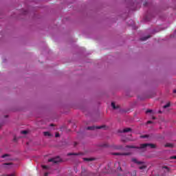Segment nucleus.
<instances>
[{
	"instance_id": "nucleus-1",
	"label": "nucleus",
	"mask_w": 176,
	"mask_h": 176,
	"mask_svg": "<svg viewBox=\"0 0 176 176\" xmlns=\"http://www.w3.org/2000/svg\"><path fill=\"white\" fill-rule=\"evenodd\" d=\"M149 146L151 149L156 148V145L153 144L145 143L140 144V146H126V148H131V149H145V148H148Z\"/></svg>"
},
{
	"instance_id": "nucleus-2",
	"label": "nucleus",
	"mask_w": 176,
	"mask_h": 176,
	"mask_svg": "<svg viewBox=\"0 0 176 176\" xmlns=\"http://www.w3.org/2000/svg\"><path fill=\"white\" fill-rule=\"evenodd\" d=\"M48 162H52L54 164H57V163H60V162H61V158H60V157L51 158V159L48 160Z\"/></svg>"
},
{
	"instance_id": "nucleus-3",
	"label": "nucleus",
	"mask_w": 176,
	"mask_h": 176,
	"mask_svg": "<svg viewBox=\"0 0 176 176\" xmlns=\"http://www.w3.org/2000/svg\"><path fill=\"white\" fill-rule=\"evenodd\" d=\"M104 127H105V126H104V125H102V126H88V127H87V130L101 129H104Z\"/></svg>"
},
{
	"instance_id": "nucleus-4",
	"label": "nucleus",
	"mask_w": 176,
	"mask_h": 176,
	"mask_svg": "<svg viewBox=\"0 0 176 176\" xmlns=\"http://www.w3.org/2000/svg\"><path fill=\"white\" fill-rule=\"evenodd\" d=\"M113 155L115 156H130L131 155V153H113Z\"/></svg>"
},
{
	"instance_id": "nucleus-5",
	"label": "nucleus",
	"mask_w": 176,
	"mask_h": 176,
	"mask_svg": "<svg viewBox=\"0 0 176 176\" xmlns=\"http://www.w3.org/2000/svg\"><path fill=\"white\" fill-rule=\"evenodd\" d=\"M131 131V128H124L123 130H119L118 133H129Z\"/></svg>"
},
{
	"instance_id": "nucleus-6",
	"label": "nucleus",
	"mask_w": 176,
	"mask_h": 176,
	"mask_svg": "<svg viewBox=\"0 0 176 176\" xmlns=\"http://www.w3.org/2000/svg\"><path fill=\"white\" fill-rule=\"evenodd\" d=\"M131 161L136 164H142L144 162L137 160L136 158H132Z\"/></svg>"
},
{
	"instance_id": "nucleus-7",
	"label": "nucleus",
	"mask_w": 176,
	"mask_h": 176,
	"mask_svg": "<svg viewBox=\"0 0 176 176\" xmlns=\"http://www.w3.org/2000/svg\"><path fill=\"white\" fill-rule=\"evenodd\" d=\"M81 174H82V175H85V176L89 175V173L85 168L82 169Z\"/></svg>"
},
{
	"instance_id": "nucleus-8",
	"label": "nucleus",
	"mask_w": 176,
	"mask_h": 176,
	"mask_svg": "<svg viewBox=\"0 0 176 176\" xmlns=\"http://www.w3.org/2000/svg\"><path fill=\"white\" fill-rule=\"evenodd\" d=\"M111 107H112L113 109H118V108H119V107H118V106H116V105L115 104V102H111Z\"/></svg>"
},
{
	"instance_id": "nucleus-9",
	"label": "nucleus",
	"mask_w": 176,
	"mask_h": 176,
	"mask_svg": "<svg viewBox=\"0 0 176 176\" xmlns=\"http://www.w3.org/2000/svg\"><path fill=\"white\" fill-rule=\"evenodd\" d=\"M151 38V35H148L147 36H144L143 38H140V41H146L147 39H149Z\"/></svg>"
},
{
	"instance_id": "nucleus-10",
	"label": "nucleus",
	"mask_w": 176,
	"mask_h": 176,
	"mask_svg": "<svg viewBox=\"0 0 176 176\" xmlns=\"http://www.w3.org/2000/svg\"><path fill=\"white\" fill-rule=\"evenodd\" d=\"M83 160L85 162H93V160H94V158H83Z\"/></svg>"
},
{
	"instance_id": "nucleus-11",
	"label": "nucleus",
	"mask_w": 176,
	"mask_h": 176,
	"mask_svg": "<svg viewBox=\"0 0 176 176\" xmlns=\"http://www.w3.org/2000/svg\"><path fill=\"white\" fill-rule=\"evenodd\" d=\"M45 137H50V133H49L48 131L44 132L43 133Z\"/></svg>"
},
{
	"instance_id": "nucleus-12",
	"label": "nucleus",
	"mask_w": 176,
	"mask_h": 176,
	"mask_svg": "<svg viewBox=\"0 0 176 176\" xmlns=\"http://www.w3.org/2000/svg\"><path fill=\"white\" fill-rule=\"evenodd\" d=\"M165 146L166 148H173V144H170V143H168V144H165Z\"/></svg>"
},
{
	"instance_id": "nucleus-13",
	"label": "nucleus",
	"mask_w": 176,
	"mask_h": 176,
	"mask_svg": "<svg viewBox=\"0 0 176 176\" xmlns=\"http://www.w3.org/2000/svg\"><path fill=\"white\" fill-rule=\"evenodd\" d=\"M78 153H69L67 154V156H72V155H74V156H78Z\"/></svg>"
},
{
	"instance_id": "nucleus-14",
	"label": "nucleus",
	"mask_w": 176,
	"mask_h": 176,
	"mask_svg": "<svg viewBox=\"0 0 176 176\" xmlns=\"http://www.w3.org/2000/svg\"><path fill=\"white\" fill-rule=\"evenodd\" d=\"M170 102H168L166 105H164V106L163 107V108H164V109H166V108H168V107H170Z\"/></svg>"
},
{
	"instance_id": "nucleus-15",
	"label": "nucleus",
	"mask_w": 176,
	"mask_h": 176,
	"mask_svg": "<svg viewBox=\"0 0 176 176\" xmlns=\"http://www.w3.org/2000/svg\"><path fill=\"white\" fill-rule=\"evenodd\" d=\"M140 170H144V168H146V165H142L139 167Z\"/></svg>"
},
{
	"instance_id": "nucleus-16",
	"label": "nucleus",
	"mask_w": 176,
	"mask_h": 176,
	"mask_svg": "<svg viewBox=\"0 0 176 176\" xmlns=\"http://www.w3.org/2000/svg\"><path fill=\"white\" fill-rule=\"evenodd\" d=\"M131 175H133V176L137 175V171H136V170H133V171L131 173Z\"/></svg>"
},
{
	"instance_id": "nucleus-17",
	"label": "nucleus",
	"mask_w": 176,
	"mask_h": 176,
	"mask_svg": "<svg viewBox=\"0 0 176 176\" xmlns=\"http://www.w3.org/2000/svg\"><path fill=\"white\" fill-rule=\"evenodd\" d=\"M148 137H149L148 135H141L140 138H148Z\"/></svg>"
},
{
	"instance_id": "nucleus-18",
	"label": "nucleus",
	"mask_w": 176,
	"mask_h": 176,
	"mask_svg": "<svg viewBox=\"0 0 176 176\" xmlns=\"http://www.w3.org/2000/svg\"><path fill=\"white\" fill-rule=\"evenodd\" d=\"M21 134H28V131H21Z\"/></svg>"
},
{
	"instance_id": "nucleus-19",
	"label": "nucleus",
	"mask_w": 176,
	"mask_h": 176,
	"mask_svg": "<svg viewBox=\"0 0 176 176\" xmlns=\"http://www.w3.org/2000/svg\"><path fill=\"white\" fill-rule=\"evenodd\" d=\"M42 168H44L45 170H47V168H49V166L46 165H42Z\"/></svg>"
},
{
	"instance_id": "nucleus-20",
	"label": "nucleus",
	"mask_w": 176,
	"mask_h": 176,
	"mask_svg": "<svg viewBox=\"0 0 176 176\" xmlns=\"http://www.w3.org/2000/svg\"><path fill=\"white\" fill-rule=\"evenodd\" d=\"M11 165H12V164H10V163L3 164L4 167H7L6 166H11Z\"/></svg>"
},
{
	"instance_id": "nucleus-21",
	"label": "nucleus",
	"mask_w": 176,
	"mask_h": 176,
	"mask_svg": "<svg viewBox=\"0 0 176 176\" xmlns=\"http://www.w3.org/2000/svg\"><path fill=\"white\" fill-rule=\"evenodd\" d=\"M152 113V109H148L146 111V113Z\"/></svg>"
},
{
	"instance_id": "nucleus-22",
	"label": "nucleus",
	"mask_w": 176,
	"mask_h": 176,
	"mask_svg": "<svg viewBox=\"0 0 176 176\" xmlns=\"http://www.w3.org/2000/svg\"><path fill=\"white\" fill-rule=\"evenodd\" d=\"M8 156H9L8 154H5V155H3L1 156V157H2L3 159H5V157H8Z\"/></svg>"
},
{
	"instance_id": "nucleus-23",
	"label": "nucleus",
	"mask_w": 176,
	"mask_h": 176,
	"mask_svg": "<svg viewBox=\"0 0 176 176\" xmlns=\"http://www.w3.org/2000/svg\"><path fill=\"white\" fill-rule=\"evenodd\" d=\"M55 137H56V138L60 137V133H56L55 134Z\"/></svg>"
},
{
	"instance_id": "nucleus-24",
	"label": "nucleus",
	"mask_w": 176,
	"mask_h": 176,
	"mask_svg": "<svg viewBox=\"0 0 176 176\" xmlns=\"http://www.w3.org/2000/svg\"><path fill=\"white\" fill-rule=\"evenodd\" d=\"M6 176H16V175L14 173H12L10 175H7Z\"/></svg>"
},
{
	"instance_id": "nucleus-25",
	"label": "nucleus",
	"mask_w": 176,
	"mask_h": 176,
	"mask_svg": "<svg viewBox=\"0 0 176 176\" xmlns=\"http://www.w3.org/2000/svg\"><path fill=\"white\" fill-rule=\"evenodd\" d=\"M117 170L118 171H122V167H118Z\"/></svg>"
},
{
	"instance_id": "nucleus-26",
	"label": "nucleus",
	"mask_w": 176,
	"mask_h": 176,
	"mask_svg": "<svg viewBox=\"0 0 176 176\" xmlns=\"http://www.w3.org/2000/svg\"><path fill=\"white\" fill-rule=\"evenodd\" d=\"M143 5H144V6H146V5H148V3H147V2H144V3H143Z\"/></svg>"
},
{
	"instance_id": "nucleus-27",
	"label": "nucleus",
	"mask_w": 176,
	"mask_h": 176,
	"mask_svg": "<svg viewBox=\"0 0 176 176\" xmlns=\"http://www.w3.org/2000/svg\"><path fill=\"white\" fill-rule=\"evenodd\" d=\"M163 168H166V170H168V167H167V166H163Z\"/></svg>"
},
{
	"instance_id": "nucleus-28",
	"label": "nucleus",
	"mask_w": 176,
	"mask_h": 176,
	"mask_svg": "<svg viewBox=\"0 0 176 176\" xmlns=\"http://www.w3.org/2000/svg\"><path fill=\"white\" fill-rule=\"evenodd\" d=\"M170 159H176V155L170 157Z\"/></svg>"
},
{
	"instance_id": "nucleus-29",
	"label": "nucleus",
	"mask_w": 176,
	"mask_h": 176,
	"mask_svg": "<svg viewBox=\"0 0 176 176\" xmlns=\"http://www.w3.org/2000/svg\"><path fill=\"white\" fill-rule=\"evenodd\" d=\"M151 123H152V121H151V120H149V121L147 122V124H150Z\"/></svg>"
},
{
	"instance_id": "nucleus-30",
	"label": "nucleus",
	"mask_w": 176,
	"mask_h": 176,
	"mask_svg": "<svg viewBox=\"0 0 176 176\" xmlns=\"http://www.w3.org/2000/svg\"><path fill=\"white\" fill-rule=\"evenodd\" d=\"M47 175H49V173H45L44 174V176H47Z\"/></svg>"
},
{
	"instance_id": "nucleus-31",
	"label": "nucleus",
	"mask_w": 176,
	"mask_h": 176,
	"mask_svg": "<svg viewBox=\"0 0 176 176\" xmlns=\"http://www.w3.org/2000/svg\"><path fill=\"white\" fill-rule=\"evenodd\" d=\"M173 93H175V94H176V89H174V90H173Z\"/></svg>"
},
{
	"instance_id": "nucleus-32",
	"label": "nucleus",
	"mask_w": 176,
	"mask_h": 176,
	"mask_svg": "<svg viewBox=\"0 0 176 176\" xmlns=\"http://www.w3.org/2000/svg\"><path fill=\"white\" fill-rule=\"evenodd\" d=\"M153 120L156 119V117H153Z\"/></svg>"
},
{
	"instance_id": "nucleus-33",
	"label": "nucleus",
	"mask_w": 176,
	"mask_h": 176,
	"mask_svg": "<svg viewBox=\"0 0 176 176\" xmlns=\"http://www.w3.org/2000/svg\"><path fill=\"white\" fill-rule=\"evenodd\" d=\"M103 146H106L107 147V146H108V145L107 144H104Z\"/></svg>"
},
{
	"instance_id": "nucleus-34",
	"label": "nucleus",
	"mask_w": 176,
	"mask_h": 176,
	"mask_svg": "<svg viewBox=\"0 0 176 176\" xmlns=\"http://www.w3.org/2000/svg\"><path fill=\"white\" fill-rule=\"evenodd\" d=\"M50 126H53V124H50Z\"/></svg>"
},
{
	"instance_id": "nucleus-35",
	"label": "nucleus",
	"mask_w": 176,
	"mask_h": 176,
	"mask_svg": "<svg viewBox=\"0 0 176 176\" xmlns=\"http://www.w3.org/2000/svg\"><path fill=\"white\" fill-rule=\"evenodd\" d=\"M117 164H118V165H119V162H118V163H117Z\"/></svg>"
}]
</instances>
